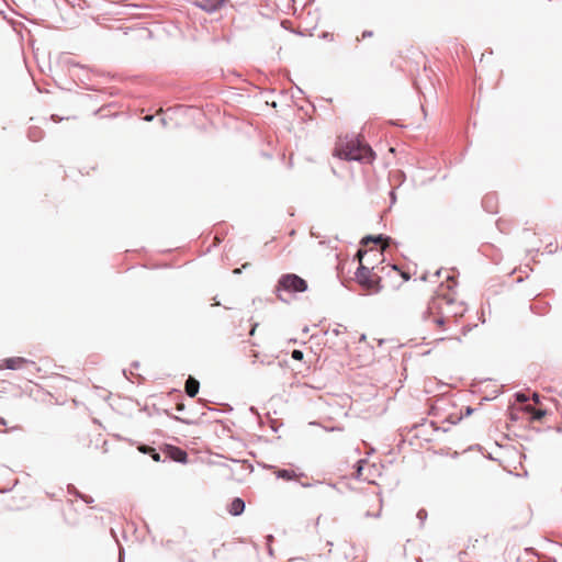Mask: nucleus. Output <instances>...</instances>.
<instances>
[{
  "mask_svg": "<svg viewBox=\"0 0 562 562\" xmlns=\"http://www.w3.org/2000/svg\"><path fill=\"white\" fill-rule=\"evenodd\" d=\"M372 35H373L372 31H363L361 37L368 38V37H371Z\"/></svg>",
  "mask_w": 562,
  "mask_h": 562,
  "instance_id": "6ab92c4d",
  "label": "nucleus"
},
{
  "mask_svg": "<svg viewBox=\"0 0 562 562\" xmlns=\"http://www.w3.org/2000/svg\"><path fill=\"white\" fill-rule=\"evenodd\" d=\"M150 456H151L154 461H156V462L160 461V454L158 452H156V450L154 452H151Z\"/></svg>",
  "mask_w": 562,
  "mask_h": 562,
  "instance_id": "a211bd4d",
  "label": "nucleus"
},
{
  "mask_svg": "<svg viewBox=\"0 0 562 562\" xmlns=\"http://www.w3.org/2000/svg\"><path fill=\"white\" fill-rule=\"evenodd\" d=\"M71 78L74 80L78 79L80 82H85L86 79H89V71L87 70V72L85 71H79V75L77 76H71Z\"/></svg>",
  "mask_w": 562,
  "mask_h": 562,
  "instance_id": "4468645a",
  "label": "nucleus"
},
{
  "mask_svg": "<svg viewBox=\"0 0 562 562\" xmlns=\"http://www.w3.org/2000/svg\"><path fill=\"white\" fill-rule=\"evenodd\" d=\"M228 0H216L218 3V9H221Z\"/></svg>",
  "mask_w": 562,
  "mask_h": 562,
  "instance_id": "4be33fe9",
  "label": "nucleus"
},
{
  "mask_svg": "<svg viewBox=\"0 0 562 562\" xmlns=\"http://www.w3.org/2000/svg\"><path fill=\"white\" fill-rule=\"evenodd\" d=\"M168 453L171 459L183 462L187 459V452L177 447H168Z\"/></svg>",
  "mask_w": 562,
  "mask_h": 562,
  "instance_id": "f8f14e48",
  "label": "nucleus"
},
{
  "mask_svg": "<svg viewBox=\"0 0 562 562\" xmlns=\"http://www.w3.org/2000/svg\"><path fill=\"white\" fill-rule=\"evenodd\" d=\"M334 156L362 162H372L374 159L372 148L359 136L339 137L335 144Z\"/></svg>",
  "mask_w": 562,
  "mask_h": 562,
  "instance_id": "f257e3e1",
  "label": "nucleus"
},
{
  "mask_svg": "<svg viewBox=\"0 0 562 562\" xmlns=\"http://www.w3.org/2000/svg\"><path fill=\"white\" fill-rule=\"evenodd\" d=\"M277 477L291 481V480H300L303 475L302 473H297L294 469H278L274 471Z\"/></svg>",
  "mask_w": 562,
  "mask_h": 562,
  "instance_id": "0eeeda50",
  "label": "nucleus"
},
{
  "mask_svg": "<svg viewBox=\"0 0 562 562\" xmlns=\"http://www.w3.org/2000/svg\"><path fill=\"white\" fill-rule=\"evenodd\" d=\"M257 327H258V323H254V324L251 325V328H250V331H249V335H250V336H254V335H255V331H256Z\"/></svg>",
  "mask_w": 562,
  "mask_h": 562,
  "instance_id": "aec40b11",
  "label": "nucleus"
},
{
  "mask_svg": "<svg viewBox=\"0 0 562 562\" xmlns=\"http://www.w3.org/2000/svg\"><path fill=\"white\" fill-rule=\"evenodd\" d=\"M161 111H162V106H159L157 113H159Z\"/></svg>",
  "mask_w": 562,
  "mask_h": 562,
  "instance_id": "a878e982",
  "label": "nucleus"
},
{
  "mask_svg": "<svg viewBox=\"0 0 562 562\" xmlns=\"http://www.w3.org/2000/svg\"><path fill=\"white\" fill-rule=\"evenodd\" d=\"M546 415V412L542 409H532V418L536 420L541 419Z\"/></svg>",
  "mask_w": 562,
  "mask_h": 562,
  "instance_id": "2eb2a0df",
  "label": "nucleus"
},
{
  "mask_svg": "<svg viewBox=\"0 0 562 562\" xmlns=\"http://www.w3.org/2000/svg\"><path fill=\"white\" fill-rule=\"evenodd\" d=\"M251 357L254 358L252 363H255L256 359L258 358V352L256 350H251Z\"/></svg>",
  "mask_w": 562,
  "mask_h": 562,
  "instance_id": "412c9836",
  "label": "nucleus"
},
{
  "mask_svg": "<svg viewBox=\"0 0 562 562\" xmlns=\"http://www.w3.org/2000/svg\"><path fill=\"white\" fill-rule=\"evenodd\" d=\"M445 339H446V338L440 337V338H438L437 340L442 341V340H445Z\"/></svg>",
  "mask_w": 562,
  "mask_h": 562,
  "instance_id": "cd10ccee",
  "label": "nucleus"
},
{
  "mask_svg": "<svg viewBox=\"0 0 562 562\" xmlns=\"http://www.w3.org/2000/svg\"><path fill=\"white\" fill-rule=\"evenodd\" d=\"M390 238H383L381 235L378 237L368 236L362 239L361 244L367 249H360L363 252V262L372 269L385 271L386 269L398 271L396 266H383L384 250L389 246Z\"/></svg>",
  "mask_w": 562,
  "mask_h": 562,
  "instance_id": "f03ea898",
  "label": "nucleus"
},
{
  "mask_svg": "<svg viewBox=\"0 0 562 562\" xmlns=\"http://www.w3.org/2000/svg\"><path fill=\"white\" fill-rule=\"evenodd\" d=\"M151 119H153V116H151V115H148V114H146V115L144 116V120H146V121H150Z\"/></svg>",
  "mask_w": 562,
  "mask_h": 562,
  "instance_id": "b1692460",
  "label": "nucleus"
},
{
  "mask_svg": "<svg viewBox=\"0 0 562 562\" xmlns=\"http://www.w3.org/2000/svg\"><path fill=\"white\" fill-rule=\"evenodd\" d=\"M239 272H240V270H239V269H235V270H234V273H239Z\"/></svg>",
  "mask_w": 562,
  "mask_h": 562,
  "instance_id": "bb28decb",
  "label": "nucleus"
},
{
  "mask_svg": "<svg viewBox=\"0 0 562 562\" xmlns=\"http://www.w3.org/2000/svg\"><path fill=\"white\" fill-rule=\"evenodd\" d=\"M218 3L216 0H198L196 4L205 12L213 13L218 10Z\"/></svg>",
  "mask_w": 562,
  "mask_h": 562,
  "instance_id": "9b49d317",
  "label": "nucleus"
},
{
  "mask_svg": "<svg viewBox=\"0 0 562 562\" xmlns=\"http://www.w3.org/2000/svg\"><path fill=\"white\" fill-rule=\"evenodd\" d=\"M266 105H271V106H274V105H277V104H276V102L273 101V102H271V103H269V102H266Z\"/></svg>",
  "mask_w": 562,
  "mask_h": 562,
  "instance_id": "393cba45",
  "label": "nucleus"
},
{
  "mask_svg": "<svg viewBox=\"0 0 562 562\" xmlns=\"http://www.w3.org/2000/svg\"><path fill=\"white\" fill-rule=\"evenodd\" d=\"M244 509H245V502L239 497L234 498L228 507V512L233 516L240 515L244 512Z\"/></svg>",
  "mask_w": 562,
  "mask_h": 562,
  "instance_id": "1a4fd4ad",
  "label": "nucleus"
},
{
  "mask_svg": "<svg viewBox=\"0 0 562 562\" xmlns=\"http://www.w3.org/2000/svg\"><path fill=\"white\" fill-rule=\"evenodd\" d=\"M138 450H139L140 452H143V453H148V454H151V452H154V451H155V449H154V448H151V447H149V446H145V445L139 446V447H138Z\"/></svg>",
  "mask_w": 562,
  "mask_h": 562,
  "instance_id": "dca6fc26",
  "label": "nucleus"
},
{
  "mask_svg": "<svg viewBox=\"0 0 562 562\" xmlns=\"http://www.w3.org/2000/svg\"><path fill=\"white\" fill-rule=\"evenodd\" d=\"M401 274L404 278V280H406V281L411 279V276L408 273H406V272L402 271Z\"/></svg>",
  "mask_w": 562,
  "mask_h": 562,
  "instance_id": "5701e85b",
  "label": "nucleus"
},
{
  "mask_svg": "<svg viewBox=\"0 0 562 562\" xmlns=\"http://www.w3.org/2000/svg\"><path fill=\"white\" fill-rule=\"evenodd\" d=\"M357 257L359 259V268L356 272V280L364 290L370 293H376L381 290V277L380 273L383 271L372 269L363 262V252L358 250Z\"/></svg>",
  "mask_w": 562,
  "mask_h": 562,
  "instance_id": "7ed1b4c3",
  "label": "nucleus"
},
{
  "mask_svg": "<svg viewBox=\"0 0 562 562\" xmlns=\"http://www.w3.org/2000/svg\"><path fill=\"white\" fill-rule=\"evenodd\" d=\"M199 387H200L199 381L192 376H189V379L186 381V393L190 397H194L199 392Z\"/></svg>",
  "mask_w": 562,
  "mask_h": 562,
  "instance_id": "9d476101",
  "label": "nucleus"
},
{
  "mask_svg": "<svg viewBox=\"0 0 562 562\" xmlns=\"http://www.w3.org/2000/svg\"><path fill=\"white\" fill-rule=\"evenodd\" d=\"M291 356H292V358L294 360H299V361H301L303 359V357H304L303 352L301 350H297V349L293 350Z\"/></svg>",
  "mask_w": 562,
  "mask_h": 562,
  "instance_id": "f3484780",
  "label": "nucleus"
},
{
  "mask_svg": "<svg viewBox=\"0 0 562 562\" xmlns=\"http://www.w3.org/2000/svg\"><path fill=\"white\" fill-rule=\"evenodd\" d=\"M60 64L70 76H77L79 75V71L87 72V67L75 61L70 56L63 57Z\"/></svg>",
  "mask_w": 562,
  "mask_h": 562,
  "instance_id": "423d86ee",
  "label": "nucleus"
},
{
  "mask_svg": "<svg viewBox=\"0 0 562 562\" xmlns=\"http://www.w3.org/2000/svg\"><path fill=\"white\" fill-rule=\"evenodd\" d=\"M3 362L7 369L18 370L21 369L25 363H27V360L22 357H12L5 359Z\"/></svg>",
  "mask_w": 562,
  "mask_h": 562,
  "instance_id": "6e6552de",
  "label": "nucleus"
},
{
  "mask_svg": "<svg viewBox=\"0 0 562 562\" xmlns=\"http://www.w3.org/2000/svg\"><path fill=\"white\" fill-rule=\"evenodd\" d=\"M443 303V299L434 300L428 307V316L426 318L430 324L440 329H445L446 324L449 322V318L437 313L441 310Z\"/></svg>",
  "mask_w": 562,
  "mask_h": 562,
  "instance_id": "39448f33",
  "label": "nucleus"
},
{
  "mask_svg": "<svg viewBox=\"0 0 562 562\" xmlns=\"http://www.w3.org/2000/svg\"><path fill=\"white\" fill-rule=\"evenodd\" d=\"M367 464L368 463L364 460L358 461V463H357V472H356L357 479L366 480V477H363L362 470H363L364 465H367Z\"/></svg>",
  "mask_w": 562,
  "mask_h": 562,
  "instance_id": "ddd939ff",
  "label": "nucleus"
},
{
  "mask_svg": "<svg viewBox=\"0 0 562 562\" xmlns=\"http://www.w3.org/2000/svg\"><path fill=\"white\" fill-rule=\"evenodd\" d=\"M281 290L288 292H305L307 290V282L294 273L282 274L277 284V292Z\"/></svg>",
  "mask_w": 562,
  "mask_h": 562,
  "instance_id": "20e7f679",
  "label": "nucleus"
}]
</instances>
